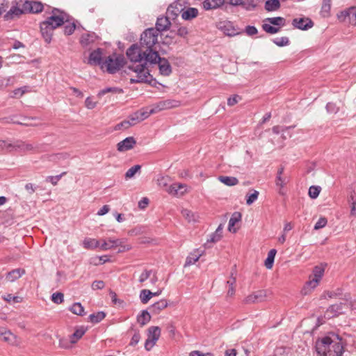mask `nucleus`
<instances>
[{"label":"nucleus","instance_id":"nucleus-31","mask_svg":"<svg viewBox=\"0 0 356 356\" xmlns=\"http://www.w3.org/2000/svg\"><path fill=\"white\" fill-rule=\"evenodd\" d=\"M224 2V0H205L203 2V8L207 10L216 9L223 5Z\"/></svg>","mask_w":356,"mask_h":356},{"label":"nucleus","instance_id":"nucleus-46","mask_svg":"<svg viewBox=\"0 0 356 356\" xmlns=\"http://www.w3.org/2000/svg\"><path fill=\"white\" fill-rule=\"evenodd\" d=\"M342 295V290L340 288H337V289L334 291H325L323 296L325 298H334L339 297Z\"/></svg>","mask_w":356,"mask_h":356},{"label":"nucleus","instance_id":"nucleus-26","mask_svg":"<svg viewBox=\"0 0 356 356\" xmlns=\"http://www.w3.org/2000/svg\"><path fill=\"white\" fill-rule=\"evenodd\" d=\"M162 291L159 290L156 292H152L148 289H143L140 293V299L142 303L146 304L149 300L154 296H159L161 293Z\"/></svg>","mask_w":356,"mask_h":356},{"label":"nucleus","instance_id":"nucleus-55","mask_svg":"<svg viewBox=\"0 0 356 356\" xmlns=\"http://www.w3.org/2000/svg\"><path fill=\"white\" fill-rule=\"evenodd\" d=\"M26 91L27 87L26 86L17 88L13 91V95H11V97L14 98L21 97Z\"/></svg>","mask_w":356,"mask_h":356},{"label":"nucleus","instance_id":"nucleus-11","mask_svg":"<svg viewBox=\"0 0 356 356\" xmlns=\"http://www.w3.org/2000/svg\"><path fill=\"white\" fill-rule=\"evenodd\" d=\"M338 18L341 21H346L348 19L351 25L356 26V8L351 7L341 12L338 15Z\"/></svg>","mask_w":356,"mask_h":356},{"label":"nucleus","instance_id":"nucleus-19","mask_svg":"<svg viewBox=\"0 0 356 356\" xmlns=\"http://www.w3.org/2000/svg\"><path fill=\"white\" fill-rule=\"evenodd\" d=\"M182 11V6L178 1H175L168 6L166 16L170 19H175Z\"/></svg>","mask_w":356,"mask_h":356},{"label":"nucleus","instance_id":"nucleus-36","mask_svg":"<svg viewBox=\"0 0 356 356\" xmlns=\"http://www.w3.org/2000/svg\"><path fill=\"white\" fill-rule=\"evenodd\" d=\"M151 319V316L147 310H143L141 314L137 316V322L143 326Z\"/></svg>","mask_w":356,"mask_h":356},{"label":"nucleus","instance_id":"nucleus-47","mask_svg":"<svg viewBox=\"0 0 356 356\" xmlns=\"http://www.w3.org/2000/svg\"><path fill=\"white\" fill-rule=\"evenodd\" d=\"M141 168L140 165H135L130 168L125 173V179H129L132 178L137 172H138Z\"/></svg>","mask_w":356,"mask_h":356},{"label":"nucleus","instance_id":"nucleus-7","mask_svg":"<svg viewBox=\"0 0 356 356\" xmlns=\"http://www.w3.org/2000/svg\"><path fill=\"white\" fill-rule=\"evenodd\" d=\"M268 296V291L264 289L258 290L246 296L243 302L246 305L263 302Z\"/></svg>","mask_w":356,"mask_h":356},{"label":"nucleus","instance_id":"nucleus-59","mask_svg":"<svg viewBox=\"0 0 356 356\" xmlns=\"http://www.w3.org/2000/svg\"><path fill=\"white\" fill-rule=\"evenodd\" d=\"M327 223V220L325 218L322 217L320 218L318 221L316 222L314 229L315 230H318L319 229H321L324 227Z\"/></svg>","mask_w":356,"mask_h":356},{"label":"nucleus","instance_id":"nucleus-45","mask_svg":"<svg viewBox=\"0 0 356 356\" xmlns=\"http://www.w3.org/2000/svg\"><path fill=\"white\" fill-rule=\"evenodd\" d=\"M262 29L270 34H275L280 31V27L273 26L270 23L264 22L262 24Z\"/></svg>","mask_w":356,"mask_h":356},{"label":"nucleus","instance_id":"nucleus-61","mask_svg":"<svg viewBox=\"0 0 356 356\" xmlns=\"http://www.w3.org/2000/svg\"><path fill=\"white\" fill-rule=\"evenodd\" d=\"M3 299L10 302L11 301H13L14 302H20L22 300V298L19 296H13L12 294H6L3 296Z\"/></svg>","mask_w":356,"mask_h":356},{"label":"nucleus","instance_id":"nucleus-62","mask_svg":"<svg viewBox=\"0 0 356 356\" xmlns=\"http://www.w3.org/2000/svg\"><path fill=\"white\" fill-rule=\"evenodd\" d=\"M241 99V97L238 95H234L227 99V104L229 106H232L237 104L240 100Z\"/></svg>","mask_w":356,"mask_h":356},{"label":"nucleus","instance_id":"nucleus-58","mask_svg":"<svg viewBox=\"0 0 356 356\" xmlns=\"http://www.w3.org/2000/svg\"><path fill=\"white\" fill-rule=\"evenodd\" d=\"M153 271L152 270H145L140 275L138 281L140 283L144 282L146 281L148 278L150 277L151 275L152 274Z\"/></svg>","mask_w":356,"mask_h":356},{"label":"nucleus","instance_id":"nucleus-13","mask_svg":"<svg viewBox=\"0 0 356 356\" xmlns=\"http://www.w3.org/2000/svg\"><path fill=\"white\" fill-rule=\"evenodd\" d=\"M179 106V102L173 99L161 100L154 105V108L156 113L166 109L175 108Z\"/></svg>","mask_w":356,"mask_h":356},{"label":"nucleus","instance_id":"nucleus-42","mask_svg":"<svg viewBox=\"0 0 356 356\" xmlns=\"http://www.w3.org/2000/svg\"><path fill=\"white\" fill-rule=\"evenodd\" d=\"M106 316V314L104 312H98L90 314L88 316L89 321L92 323H97L102 321Z\"/></svg>","mask_w":356,"mask_h":356},{"label":"nucleus","instance_id":"nucleus-9","mask_svg":"<svg viewBox=\"0 0 356 356\" xmlns=\"http://www.w3.org/2000/svg\"><path fill=\"white\" fill-rule=\"evenodd\" d=\"M56 29L47 20L40 23V32L47 43H50L52 39L54 30Z\"/></svg>","mask_w":356,"mask_h":356},{"label":"nucleus","instance_id":"nucleus-20","mask_svg":"<svg viewBox=\"0 0 356 356\" xmlns=\"http://www.w3.org/2000/svg\"><path fill=\"white\" fill-rule=\"evenodd\" d=\"M24 4L26 13H38L43 9L42 3L38 1H26Z\"/></svg>","mask_w":356,"mask_h":356},{"label":"nucleus","instance_id":"nucleus-5","mask_svg":"<svg viewBox=\"0 0 356 356\" xmlns=\"http://www.w3.org/2000/svg\"><path fill=\"white\" fill-rule=\"evenodd\" d=\"M70 16L65 12L54 8L51 11V15L47 18V22H49L55 29L61 26L65 22L69 21Z\"/></svg>","mask_w":356,"mask_h":356},{"label":"nucleus","instance_id":"nucleus-60","mask_svg":"<svg viewBox=\"0 0 356 356\" xmlns=\"http://www.w3.org/2000/svg\"><path fill=\"white\" fill-rule=\"evenodd\" d=\"M76 25L74 23L66 24L64 26V33L67 35H70L74 33Z\"/></svg>","mask_w":356,"mask_h":356},{"label":"nucleus","instance_id":"nucleus-24","mask_svg":"<svg viewBox=\"0 0 356 356\" xmlns=\"http://www.w3.org/2000/svg\"><path fill=\"white\" fill-rule=\"evenodd\" d=\"M97 39V36L95 33H84L81 37L80 43L83 47L87 48L93 44Z\"/></svg>","mask_w":356,"mask_h":356},{"label":"nucleus","instance_id":"nucleus-35","mask_svg":"<svg viewBox=\"0 0 356 356\" xmlns=\"http://www.w3.org/2000/svg\"><path fill=\"white\" fill-rule=\"evenodd\" d=\"M218 179L220 182L228 186H233L238 183V180L234 177L220 176Z\"/></svg>","mask_w":356,"mask_h":356},{"label":"nucleus","instance_id":"nucleus-17","mask_svg":"<svg viewBox=\"0 0 356 356\" xmlns=\"http://www.w3.org/2000/svg\"><path fill=\"white\" fill-rule=\"evenodd\" d=\"M292 25L300 30H308L313 27L314 23L309 18H295L292 21Z\"/></svg>","mask_w":356,"mask_h":356},{"label":"nucleus","instance_id":"nucleus-50","mask_svg":"<svg viewBox=\"0 0 356 356\" xmlns=\"http://www.w3.org/2000/svg\"><path fill=\"white\" fill-rule=\"evenodd\" d=\"M252 193L247 194L246 195V204L248 205H251L253 204L258 198L259 192L256 190L252 191Z\"/></svg>","mask_w":356,"mask_h":356},{"label":"nucleus","instance_id":"nucleus-6","mask_svg":"<svg viewBox=\"0 0 356 356\" xmlns=\"http://www.w3.org/2000/svg\"><path fill=\"white\" fill-rule=\"evenodd\" d=\"M161 335V329L158 326H152L148 329V338L147 339L145 348L147 350H150L155 345Z\"/></svg>","mask_w":356,"mask_h":356},{"label":"nucleus","instance_id":"nucleus-30","mask_svg":"<svg viewBox=\"0 0 356 356\" xmlns=\"http://www.w3.org/2000/svg\"><path fill=\"white\" fill-rule=\"evenodd\" d=\"M168 302L165 299H161L154 303L149 307L151 312L154 314H159L161 310L168 307Z\"/></svg>","mask_w":356,"mask_h":356},{"label":"nucleus","instance_id":"nucleus-49","mask_svg":"<svg viewBox=\"0 0 356 356\" xmlns=\"http://www.w3.org/2000/svg\"><path fill=\"white\" fill-rule=\"evenodd\" d=\"M321 189V187L318 186H310L309 188V193H308L309 196L312 199H316L319 195Z\"/></svg>","mask_w":356,"mask_h":356},{"label":"nucleus","instance_id":"nucleus-63","mask_svg":"<svg viewBox=\"0 0 356 356\" xmlns=\"http://www.w3.org/2000/svg\"><path fill=\"white\" fill-rule=\"evenodd\" d=\"M326 110L330 113H337L339 111V107L334 103L329 102L326 105Z\"/></svg>","mask_w":356,"mask_h":356},{"label":"nucleus","instance_id":"nucleus-54","mask_svg":"<svg viewBox=\"0 0 356 356\" xmlns=\"http://www.w3.org/2000/svg\"><path fill=\"white\" fill-rule=\"evenodd\" d=\"M51 300L56 304H60L64 300V296L60 292L54 293L51 296Z\"/></svg>","mask_w":356,"mask_h":356},{"label":"nucleus","instance_id":"nucleus-21","mask_svg":"<svg viewBox=\"0 0 356 356\" xmlns=\"http://www.w3.org/2000/svg\"><path fill=\"white\" fill-rule=\"evenodd\" d=\"M187 186L179 183H174L166 188L168 193L175 195H182L186 192Z\"/></svg>","mask_w":356,"mask_h":356},{"label":"nucleus","instance_id":"nucleus-28","mask_svg":"<svg viewBox=\"0 0 356 356\" xmlns=\"http://www.w3.org/2000/svg\"><path fill=\"white\" fill-rule=\"evenodd\" d=\"M24 273L25 271L20 268L13 270L6 274V280L8 282H13L21 277Z\"/></svg>","mask_w":356,"mask_h":356},{"label":"nucleus","instance_id":"nucleus-52","mask_svg":"<svg viewBox=\"0 0 356 356\" xmlns=\"http://www.w3.org/2000/svg\"><path fill=\"white\" fill-rule=\"evenodd\" d=\"M136 124V122L130 120H124L115 127V130H120L121 129H128L130 126Z\"/></svg>","mask_w":356,"mask_h":356},{"label":"nucleus","instance_id":"nucleus-41","mask_svg":"<svg viewBox=\"0 0 356 356\" xmlns=\"http://www.w3.org/2000/svg\"><path fill=\"white\" fill-rule=\"evenodd\" d=\"M86 333V329L83 327L79 328L76 330V331L70 335V343H75L76 341L81 339L84 334Z\"/></svg>","mask_w":356,"mask_h":356},{"label":"nucleus","instance_id":"nucleus-39","mask_svg":"<svg viewBox=\"0 0 356 356\" xmlns=\"http://www.w3.org/2000/svg\"><path fill=\"white\" fill-rule=\"evenodd\" d=\"M264 7L267 11H275L280 8V3L279 0H267Z\"/></svg>","mask_w":356,"mask_h":356},{"label":"nucleus","instance_id":"nucleus-27","mask_svg":"<svg viewBox=\"0 0 356 356\" xmlns=\"http://www.w3.org/2000/svg\"><path fill=\"white\" fill-rule=\"evenodd\" d=\"M36 148V146H35L34 145L31 143H26L22 141L17 142L13 145V149H18L24 152L35 151Z\"/></svg>","mask_w":356,"mask_h":356},{"label":"nucleus","instance_id":"nucleus-37","mask_svg":"<svg viewBox=\"0 0 356 356\" xmlns=\"http://www.w3.org/2000/svg\"><path fill=\"white\" fill-rule=\"evenodd\" d=\"M331 0H323L321 15L323 17H328L330 14Z\"/></svg>","mask_w":356,"mask_h":356},{"label":"nucleus","instance_id":"nucleus-16","mask_svg":"<svg viewBox=\"0 0 356 356\" xmlns=\"http://www.w3.org/2000/svg\"><path fill=\"white\" fill-rule=\"evenodd\" d=\"M346 303L343 302L332 305L325 312V316L328 318H331L343 314V307L346 306Z\"/></svg>","mask_w":356,"mask_h":356},{"label":"nucleus","instance_id":"nucleus-2","mask_svg":"<svg viewBox=\"0 0 356 356\" xmlns=\"http://www.w3.org/2000/svg\"><path fill=\"white\" fill-rule=\"evenodd\" d=\"M316 350L318 356H341L344 351L342 339L339 335L330 333L316 341Z\"/></svg>","mask_w":356,"mask_h":356},{"label":"nucleus","instance_id":"nucleus-44","mask_svg":"<svg viewBox=\"0 0 356 356\" xmlns=\"http://www.w3.org/2000/svg\"><path fill=\"white\" fill-rule=\"evenodd\" d=\"M262 29L270 34H275L280 31V27L273 26L270 23L264 22L262 24Z\"/></svg>","mask_w":356,"mask_h":356},{"label":"nucleus","instance_id":"nucleus-25","mask_svg":"<svg viewBox=\"0 0 356 356\" xmlns=\"http://www.w3.org/2000/svg\"><path fill=\"white\" fill-rule=\"evenodd\" d=\"M23 13H26L24 11V4H22V8L17 6H13L4 15L6 20H10L13 19L15 17H19Z\"/></svg>","mask_w":356,"mask_h":356},{"label":"nucleus","instance_id":"nucleus-12","mask_svg":"<svg viewBox=\"0 0 356 356\" xmlns=\"http://www.w3.org/2000/svg\"><path fill=\"white\" fill-rule=\"evenodd\" d=\"M156 113L154 107L151 109L143 108L130 115L129 119L133 122H140L147 118L151 114Z\"/></svg>","mask_w":356,"mask_h":356},{"label":"nucleus","instance_id":"nucleus-64","mask_svg":"<svg viewBox=\"0 0 356 356\" xmlns=\"http://www.w3.org/2000/svg\"><path fill=\"white\" fill-rule=\"evenodd\" d=\"M245 32L249 36L254 35L257 33V29L254 26L248 25L245 29Z\"/></svg>","mask_w":356,"mask_h":356},{"label":"nucleus","instance_id":"nucleus-40","mask_svg":"<svg viewBox=\"0 0 356 356\" xmlns=\"http://www.w3.org/2000/svg\"><path fill=\"white\" fill-rule=\"evenodd\" d=\"M286 177H283L282 176H276V179H275V184H276V186L279 188V190H278V193L280 194V195H284V192L283 191V188L285 186V185L286 184Z\"/></svg>","mask_w":356,"mask_h":356},{"label":"nucleus","instance_id":"nucleus-34","mask_svg":"<svg viewBox=\"0 0 356 356\" xmlns=\"http://www.w3.org/2000/svg\"><path fill=\"white\" fill-rule=\"evenodd\" d=\"M198 15V10L195 8H188L187 10L182 11L181 17L185 20H191L196 17Z\"/></svg>","mask_w":356,"mask_h":356},{"label":"nucleus","instance_id":"nucleus-14","mask_svg":"<svg viewBox=\"0 0 356 356\" xmlns=\"http://www.w3.org/2000/svg\"><path fill=\"white\" fill-rule=\"evenodd\" d=\"M218 29L229 37H233L240 33L238 30L230 22H220Z\"/></svg>","mask_w":356,"mask_h":356},{"label":"nucleus","instance_id":"nucleus-51","mask_svg":"<svg viewBox=\"0 0 356 356\" xmlns=\"http://www.w3.org/2000/svg\"><path fill=\"white\" fill-rule=\"evenodd\" d=\"M273 42L278 47H284L289 44V39L285 36L275 38Z\"/></svg>","mask_w":356,"mask_h":356},{"label":"nucleus","instance_id":"nucleus-43","mask_svg":"<svg viewBox=\"0 0 356 356\" xmlns=\"http://www.w3.org/2000/svg\"><path fill=\"white\" fill-rule=\"evenodd\" d=\"M70 310L74 314L79 315V316H83L85 315V311L83 307L81 305L80 302H75L74 303L71 307L70 308Z\"/></svg>","mask_w":356,"mask_h":356},{"label":"nucleus","instance_id":"nucleus-8","mask_svg":"<svg viewBox=\"0 0 356 356\" xmlns=\"http://www.w3.org/2000/svg\"><path fill=\"white\" fill-rule=\"evenodd\" d=\"M149 64H158L159 72L163 76H168L172 72V67L168 60L165 58H161L159 55V58L155 61L148 62Z\"/></svg>","mask_w":356,"mask_h":356},{"label":"nucleus","instance_id":"nucleus-10","mask_svg":"<svg viewBox=\"0 0 356 356\" xmlns=\"http://www.w3.org/2000/svg\"><path fill=\"white\" fill-rule=\"evenodd\" d=\"M324 273V268L321 266H315L312 273V277L307 282V286L314 289L318 284Z\"/></svg>","mask_w":356,"mask_h":356},{"label":"nucleus","instance_id":"nucleus-18","mask_svg":"<svg viewBox=\"0 0 356 356\" xmlns=\"http://www.w3.org/2000/svg\"><path fill=\"white\" fill-rule=\"evenodd\" d=\"M136 143V141L134 137H127L117 144V149L121 152H127L131 149Z\"/></svg>","mask_w":356,"mask_h":356},{"label":"nucleus","instance_id":"nucleus-33","mask_svg":"<svg viewBox=\"0 0 356 356\" xmlns=\"http://www.w3.org/2000/svg\"><path fill=\"white\" fill-rule=\"evenodd\" d=\"M82 244L84 248L88 250H93L97 248H99L100 241L95 238H85L84 240L83 241Z\"/></svg>","mask_w":356,"mask_h":356},{"label":"nucleus","instance_id":"nucleus-23","mask_svg":"<svg viewBox=\"0 0 356 356\" xmlns=\"http://www.w3.org/2000/svg\"><path fill=\"white\" fill-rule=\"evenodd\" d=\"M99 248L106 251L120 245L121 241L119 239L108 238V240H101Z\"/></svg>","mask_w":356,"mask_h":356},{"label":"nucleus","instance_id":"nucleus-57","mask_svg":"<svg viewBox=\"0 0 356 356\" xmlns=\"http://www.w3.org/2000/svg\"><path fill=\"white\" fill-rule=\"evenodd\" d=\"M241 6L246 10H251L256 7V3L254 0H243Z\"/></svg>","mask_w":356,"mask_h":356},{"label":"nucleus","instance_id":"nucleus-48","mask_svg":"<svg viewBox=\"0 0 356 356\" xmlns=\"http://www.w3.org/2000/svg\"><path fill=\"white\" fill-rule=\"evenodd\" d=\"M2 339L10 344H13L14 341L16 339V337L15 334H13L10 330H7L6 332H4V334L1 336Z\"/></svg>","mask_w":356,"mask_h":356},{"label":"nucleus","instance_id":"nucleus-53","mask_svg":"<svg viewBox=\"0 0 356 356\" xmlns=\"http://www.w3.org/2000/svg\"><path fill=\"white\" fill-rule=\"evenodd\" d=\"M200 257V254H199V255L191 254V255L187 257V258L186 259L185 264H184V267L189 266H191V265L195 264V262H197L199 260Z\"/></svg>","mask_w":356,"mask_h":356},{"label":"nucleus","instance_id":"nucleus-56","mask_svg":"<svg viewBox=\"0 0 356 356\" xmlns=\"http://www.w3.org/2000/svg\"><path fill=\"white\" fill-rule=\"evenodd\" d=\"M181 214L188 222L195 220L194 213L188 209H183L181 211Z\"/></svg>","mask_w":356,"mask_h":356},{"label":"nucleus","instance_id":"nucleus-15","mask_svg":"<svg viewBox=\"0 0 356 356\" xmlns=\"http://www.w3.org/2000/svg\"><path fill=\"white\" fill-rule=\"evenodd\" d=\"M102 55L103 49L101 48H97V49L92 51L90 54L88 60V64L90 65H99L102 67V64L104 63L102 61Z\"/></svg>","mask_w":356,"mask_h":356},{"label":"nucleus","instance_id":"nucleus-32","mask_svg":"<svg viewBox=\"0 0 356 356\" xmlns=\"http://www.w3.org/2000/svg\"><path fill=\"white\" fill-rule=\"evenodd\" d=\"M264 22H268L280 29L286 25V19L282 17H268L264 19Z\"/></svg>","mask_w":356,"mask_h":356},{"label":"nucleus","instance_id":"nucleus-1","mask_svg":"<svg viewBox=\"0 0 356 356\" xmlns=\"http://www.w3.org/2000/svg\"><path fill=\"white\" fill-rule=\"evenodd\" d=\"M147 51L144 48L137 44H132L127 50L126 54L131 65L128 69L135 73V76L130 79L131 83H146L149 81L151 75L146 65L149 63L145 61V53Z\"/></svg>","mask_w":356,"mask_h":356},{"label":"nucleus","instance_id":"nucleus-38","mask_svg":"<svg viewBox=\"0 0 356 356\" xmlns=\"http://www.w3.org/2000/svg\"><path fill=\"white\" fill-rule=\"evenodd\" d=\"M277 253V250L275 249H271L268 253V257L265 260V266L268 269H271L274 263V259L275 254Z\"/></svg>","mask_w":356,"mask_h":356},{"label":"nucleus","instance_id":"nucleus-22","mask_svg":"<svg viewBox=\"0 0 356 356\" xmlns=\"http://www.w3.org/2000/svg\"><path fill=\"white\" fill-rule=\"evenodd\" d=\"M171 25L170 18L168 16L160 17L157 18L156 27L154 30H157V33H161L168 30Z\"/></svg>","mask_w":356,"mask_h":356},{"label":"nucleus","instance_id":"nucleus-29","mask_svg":"<svg viewBox=\"0 0 356 356\" xmlns=\"http://www.w3.org/2000/svg\"><path fill=\"white\" fill-rule=\"evenodd\" d=\"M241 214L239 212H234L232 215L228 223V230L230 232L235 233L236 232V229L234 228V225H236V223L238 222L241 220Z\"/></svg>","mask_w":356,"mask_h":356},{"label":"nucleus","instance_id":"nucleus-4","mask_svg":"<svg viewBox=\"0 0 356 356\" xmlns=\"http://www.w3.org/2000/svg\"><path fill=\"white\" fill-rule=\"evenodd\" d=\"M124 63L123 56L113 54L106 58L102 64V69H105L110 74H115L124 66Z\"/></svg>","mask_w":356,"mask_h":356},{"label":"nucleus","instance_id":"nucleus-3","mask_svg":"<svg viewBox=\"0 0 356 356\" xmlns=\"http://www.w3.org/2000/svg\"><path fill=\"white\" fill-rule=\"evenodd\" d=\"M159 33L154 28H148L145 29L140 35V45L147 51L145 53V61H155L159 58V53L155 48L158 43Z\"/></svg>","mask_w":356,"mask_h":356}]
</instances>
